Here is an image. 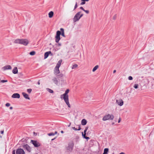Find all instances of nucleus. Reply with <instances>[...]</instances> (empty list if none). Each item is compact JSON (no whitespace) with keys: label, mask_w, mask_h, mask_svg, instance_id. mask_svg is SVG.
Instances as JSON below:
<instances>
[{"label":"nucleus","mask_w":154,"mask_h":154,"mask_svg":"<svg viewBox=\"0 0 154 154\" xmlns=\"http://www.w3.org/2000/svg\"><path fill=\"white\" fill-rule=\"evenodd\" d=\"M60 30L61 32V33L60 31H57V32L56 35L55 36V42L57 43H58L60 39V35L61 34L62 36L64 37H65L64 29L61 28L60 29Z\"/></svg>","instance_id":"nucleus-1"},{"label":"nucleus","mask_w":154,"mask_h":154,"mask_svg":"<svg viewBox=\"0 0 154 154\" xmlns=\"http://www.w3.org/2000/svg\"><path fill=\"white\" fill-rule=\"evenodd\" d=\"M14 43L16 44H20L25 46H26L29 43V41L27 39H17L14 41Z\"/></svg>","instance_id":"nucleus-2"},{"label":"nucleus","mask_w":154,"mask_h":154,"mask_svg":"<svg viewBox=\"0 0 154 154\" xmlns=\"http://www.w3.org/2000/svg\"><path fill=\"white\" fill-rule=\"evenodd\" d=\"M23 148L28 152H30L32 151V148L28 144L24 143L22 145Z\"/></svg>","instance_id":"nucleus-3"},{"label":"nucleus","mask_w":154,"mask_h":154,"mask_svg":"<svg viewBox=\"0 0 154 154\" xmlns=\"http://www.w3.org/2000/svg\"><path fill=\"white\" fill-rule=\"evenodd\" d=\"M74 146V143L72 142L69 143L68 146L66 147V149L67 152H71L73 149Z\"/></svg>","instance_id":"nucleus-4"},{"label":"nucleus","mask_w":154,"mask_h":154,"mask_svg":"<svg viewBox=\"0 0 154 154\" xmlns=\"http://www.w3.org/2000/svg\"><path fill=\"white\" fill-rule=\"evenodd\" d=\"M81 11L77 12L74 16L73 18V21L74 22L78 21L80 19V14L81 13Z\"/></svg>","instance_id":"nucleus-5"},{"label":"nucleus","mask_w":154,"mask_h":154,"mask_svg":"<svg viewBox=\"0 0 154 154\" xmlns=\"http://www.w3.org/2000/svg\"><path fill=\"white\" fill-rule=\"evenodd\" d=\"M114 116L113 115H110L109 114H108L105 116L103 117V121H106L109 119L112 120Z\"/></svg>","instance_id":"nucleus-6"},{"label":"nucleus","mask_w":154,"mask_h":154,"mask_svg":"<svg viewBox=\"0 0 154 154\" xmlns=\"http://www.w3.org/2000/svg\"><path fill=\"white\" fill-rule=\"evenodd\" d=\"M31 143H32L35 147H38L40 146V144L37 141L31 140Z\"/></svg>","instance_id":"nucleus-7"},{"label":"nucleus","mask_w":154,"mask_h":154,"mask_svg":"<svg viewBox=\"0 0 154 154\" xmlns=\"http://www.w3.org/2000/svg\"><path fill=\"white\" fill-rule=\"evenodd\" d=\"M16 154H25L24 150L22 148H18L16 151Z\"/></svg>","instance_id":"nucleus-8"},{"label":"nucleus","mask_w":154,"mask_h":154,"mask_svg":"<svg viewBox=\"0 0 154 154\" xmlns=\"http://www.w3.org/2000/svg\"><path fill=\"white\" fill-rule=\"evenodd\" d=\"M60 98L61 99L63 98L64 100V101H65L66 104L68 105V106L69 107H70V105L69 103V101L67 100L66 98L65 97V98H64V96H63V94L61 95Z\"/></svg>","instance_id":"nucleus-9"},{"label":"nucleus","mask_w":154,"mask_h":154,"mask_svg":"<svg viewBox=\"0 0 154 154\" xmlns=\"http://www.w3.org/2000/svg\"><path fill=\"white\" fill-rule=\"evenodd\" d=\"M2 69L3 70H5L8 69H11V67L10 65H8L3 67L2 68Z\"/></svg>","instance_id":"nucleus-10"},{"label":"nucleus","mask_w":154,"mask_h":154,"mask_svg":"<svg viewBox=\"0 0 154 154\" xmlns=\"http://www.w3.org/2000/svg\"><path fill=\"white\" fill-rule=\"evenodd\" d=\"M116 103L120 106H122L123 103V101L121 99L117 100H116Z\"/></svg>","instance_id":"nucleus-11"},{"label":"nucleus","mask_w":154,"mask_h":154,"mask_svg":"<svg viewBox=\"0 0 154 154\" xmlns=\"http://www.w3.org/2000/svg\"><path fill=\"white\" fill-rule=\"evenodd\" d=\"M11 97L13 98H19L20 95L18 93H14L12 95Z\"/></svg>","instance_id":"nucleus-12"},{"label":"nucleus","mask_w":154,"mask_h":154,"mask_svg":"<svg viewBox=\"0 0 154 154\" xmlns=\"http://www.w3.org/2000/svg\"><path fill=\"white\" fill-rule=\"evenodd\" d=\"M60 72L59 70V68L55 67L54 69V74L57 75L60 73Z\"/></svg>","instance_id":"nucleus-13"},{"label":"nucleus","mask_w":154,"mask_h":154,"mask_svg":"<svg viewBox=\"0 0 154 154\" xmlns=\"http://www.w3.org/2000/svg\"><path fill=\"white\" fill-rule=\"evenodd\" d=\"M22 94L25 98L27 99L30 100V98L28 94L24 92H23Z\"/></svg>","instance_id":"nucleus-14"},{"label":"nucleus","mask_w":154,"mask_h":154,"mask_svg":"<svg viewBox=\"0 0 154 154\" xmlns=\"http://www.w3.org/2000/svg\"><path fill=\"white\" fill-rule=\"evenodd\" d=\"M62 60H59L58 61L56 67L59 68L61 65V63L62 62Z\"/></svg>","instance_id":"nucleus-15"},{"label":"nucleus","mask_w":154,"mask_h":154,"mask_svg":"<svg viewBox=\"0 0 154 154\" xmlns=\"http://www.w3.org/2000/svg\"><path fill=\"white\" fill-rule=\"evenodd\" d=\"M51 52L50 51L46 52L45 53L44 55V58L46 59L47 58L50 54H51Z\"/></svg>","instance_id":"nucleus-16"},{"label":"nucleus","mask_w":154,"mask_h":154,"mask_svg":"<svg viewBox=\"0 0 154 154\" xmlns=\"http://www.w3.org/2000/svg\"><path fill=\"white\" fill-rule=\"evenodd\" d=\"M13 73L14 74H16L18 72V69L17 67H15L14 68L12 71Z\"/></svg>","instance_id":"nucleus-17"},{"label":"nucleus","mask_w":154,"mask_h":154,"mask_svg":"<svg viewBox=\"0 0 154 154\" xmlns=\"http://www.w3.org/2000/svg\"><path fill=\"white\" fill-rule=\"evenodd\" d=\"M109 149L108 148H105L104 149L103 153L102 154H108Z\"/></svg>","instance_id":"nucleus-18"},{"label":"nucleus","mask_w":154,"mask_h":154,"mask_svg":"<svg viewBox=\"0 0 154 154\" xmlns=\"http://www.w3.org/2000/svg\"><path fill=\"white\" fill-rule=\"evenodd\" d=\"M87 122L86 120L85 119H83L82 121L81 124L83 125H86Z\"/></svg>","instance_id":"nucleus-19"},{"label":"nucleus","mask_w":154,"mask_h":154,"mask_svg":"<svg viewBox=\"0 0 154 154\" xmlns=\"http://www.w3.org/2000/svg\"><path fill=\"white\" fill-rule=\"evenodd\" d=\"M56 85H57L58 83V82L57 78L56 77H54L52 79Z\"/></svg>","instance_id":"nucleus-20"},{"label":"nucleus","mask_w":154,"mask_h":154,"mask_svg":"<svg viewBox=\"0 0 154 154\" xmlns=\"http://www.w3.org/2000/svg\"><path fill=\"white\" fill-rule=\"evenodd\" d=\"M63 96H64V98H66L67 100L69 101V96L67 93H65L63 94Z\"/></svg>","instance_id":"nucleus-21"},{"label":"nucleus","mask_w":154,"mask_h":154,"mask_svg":"<svg viewBox=\"0 0 154 154\" xmlns=\"http://www.w3.org/2000/svg\"><path fill=\"white\" fill-rule=\"evenodd\" d=\"M53 15L54 12L52 11H50L48 14L49 17L50 18H51L53 17Z\"/></svg>","instance_id":"nucleus-22"},{"label":"nucleus","mask_w":154,"mask_h":154,"mask_svg":"<svg viewBox=\"0 0 154 154\" xmlns=\"http://www.w3.org/2000/svg\"><path fill=\"white\" fill-rule=\"evenodd\" d=\"M82 135L83 138L86 139H89V137L86 136V134L84 133L83 134V132L82 133Z\"/></svg>","instance_id":"nucleus-23"},{"label":"nucleus","mask_w":154,"mask_h":154,"mask_svg":"<svg viewBox=\"0 0 154 154\" xmlns=\"http://www.w3.org/2000/svg\"><path fill=\"white\" fill-rule=\"evenodd\" d=\"M99 68V66L97 65L93 69L92 71L94 72L98 68Z\"/></svg>","instance_id":"nucleus-24"},{"label":"nucleus","mask_w":154,"mask_h":154,"mask_svg":"<svg viewBox=\"0 0 154 154\" xmlns=\"http://www.w3.org/2000/svg\"><path fill=\"white\" fill-rule=\"evenodd\" d=\"M72 129H73L75 131H77V130L79 131L81 129L80 126L79 125V128L78 129H77L76 128H75L74 127H72Z\"/></svg>","instance_id":"nucleus-25"},{"label":"nucleus","mask_w":154,"mask_h":154,"mask_svg":"<svg viewBox=\"0 0 154 154\" xmlns=\"http://www.w3.org/2000/svg\"><path fill=\"white\" fill-rule=\"evenodd\" d=\"M46 90L48 92L51 93H53L54 92L50 88H47Z\"/></svg>","instance_id":"nucleus-26"},{"label":"nucleus","mask_w":154,"mask_h":154,"mask_svg":"<svg viewBox=\"0 0 154 154\" xmlns=\"http://www.w3.org/2000/svg\"><path fill=\"white\" fill-rule=\"evenodd\" d=\"M77 66H78V65L77 64H74L72 66V69H75V68H76L77 67Z\"/></svg>","instance_id":"nucleus-27"},{"label":"nucleus","mask_w":154,"mask_h":154,"mask_svg":"<svg viewBox=\"0 0 154 154\" xmlns=\"http://www.w3.org/2000/svg\"><path fill=\"white\" fill-rule=\"evenodd\" d=\"M29 54L31 55H34L35 54V52L32 51L30 52Z\"/></svg>","instance_id":"nucleus-28"},{"label":"nucleus","mask_w":154,"mask_h":154,"mask_svg":"<svg viewBox=\"0 0 154 154\" xmlns=\"http://www.w3.org/2000/svg\"><path fill=\"white\" fill-rule=\"evenodd\" d=\"M27 92L29 93L30 94L31 92H32V89H30V88L28 89H27Z\"/></svg>","instance_id":"nucleus-29"},{"label":"nucleus","mask_w":154,"mask_h":154,"mask_svg":"<svg viewBox=\"0 0 154 154\" xmlns=\"http://www.w3.org/2000/svg\"><path fill=\"white\" fill-rule=\"evenodd\" d=\"M138 85L137 84H136L134 85V87L135 88L137 89L138 88Z\"/></svg>","instance_id":"nucleus-30"},{"label":"nucleus","mask_w":154,"mask_h":154,"mask_svg":"<svg viewBox=\"0 0 154 154\" xmlns=\"http://www.w3.org/2000/svg\"><path fill=\"white\" fill-rule=\"evenodd\" d=\"M88 128V127H86L85 128V130L84 131V133L86 134V132Z\"/></svg>","instance_id":"nucleus-31"},{"label":"nucleus","mask_w":154,"mask_h":154,"mask_svg":"<svg viewBox=\"0 0 154 154\" xmlns=\"http://www.w3.org/2000/svg\"><path fill=\"white\" fill-rule=\"evenodd\" d=\"M48 135L49 136H53L54 135V134L53 133H51L48 134Z\"/></svg>","instance_id":"nucleus-32"},{"label":"nucleus","mask_w":154,"mask_h":154,"mask_svg":"<svg viewBox=\"0 0 154 154\" xmlns=\"http://www.w3.org/2000/svg\"><path fill=\"white\" fill-rule=\"evenodd\" d=\"M117 17V15L116 14L115 15L112 17L113 20H115L116 19Z\"/></svg>","instance_id":"nucleus-33"},{"label":"nucleus","mask_w":154,"mask_h":154,"mask_svg":"<svg viewBox=\"0 0 154 154\" xmlns=\"http://www.w3.org/2000/svg\"><path fill=\"white\" fill-rule=\"evenodd\" d=\"M81 1L82 2L81 3V5H84V4H85V1H82V0Z\"/></svg>","instance_id":"nucleus-34"},{"label":"nucleus","mask_w":154,"mask_h":154,"mask_svg":"<svg viewBox=\"0 0 154 154\" xmlns=\"http://www.w3.org/2000/svg\"><path fill=\"white\" fill-rule=\"evenodd\" d=\"M77 7V3L76 2L75 3V6L73 10H74L75 9H76Z\"/></svg>","instance_id":"nucleus-35"},{"label":"nucleus","mask_w":154,"mask_h":154,"mask_svg":"<svg viewBox=\"0 0 154 154\" xmlns=\"http://www.w3.org/2000/svg\"><path fill=\"white\" fill-rule=\"evenodd\" d=\"M7 82L8 81L7 80H2L1 81V82L2 83L5 82Z\"/></svg>","instance_id":"nucleus-36"},{"label":"nucleus","mask_w":154,"mask_h":154,"mask_svg":"<svg viewBox=\"0 0 154 154\" xmlns=\"http://www.w3.org/2000/svg\"><path fill=\"white\" fill-rule=\"evenodd\" d=\"M10 104L9 103H7L6 104L5 106L7 107H8L10 106Z\"/></svg>","instance_id":"nucleus-37"},{"label":"nucleus","mask_w":154,"mask_h":154,"mask_svg":"<svg viewBox=\"0 0 154 154\" xmlns=\"http://www.w3.org/2000/svg\"><path fill=\"white\" fill-rule=\"evenodd\" d=\"M128 79L129 80H132L133 79V78L131 76H129L128 77Z\"/></svg>","instance_id":"nucleus-38"},{"label":"nucleus","mask_w":154,"mask_h":154,"mask_svg":"<svg viewBox=\"0 0 154 154\" xmlns=\"http://www.w3.org/2000/svg\"><path fill=\"white\" fill-rule=\"evenodd\" d=\"M84 11L87 14H88L89 13V11L88 10H85Z\"/></svg>","instance_id":"nucleus-39"},{"label":"nucleus","mask_w":154,"mask_h":154,"mask_svg":"<svg viewBox=\"0 0 154 154\" xmlns=\"http://www.w3.org/2000/svg\"><path fill=\"white\" fill-rule=\"evenodd\" d=\"M69 92V89H67L65 93L68 94V93Z\"/></svg>","instance_id":"nucleus-40"},{"label":"nucleus","mask_w":154,"mask_h":154,"mask_svg":"<svg viewBox=\"0 0 154 154\" xmlns=\"http://www.w3.org/2000/svg\"><path fill=\"white\" fill-rule=\"evenodd\" d=\"M80 8L81 9V10H83V11H84V10H85V9H84V8H83V7H80Z\"/></svg>","instance_id":"nucleus-41"},{"label":"nucleus","mask_w":154,"mask_h":154,"mask_svg":"<svg viewBox=\"0 0 154 154\" xmlns=\"http://www.w3.org/2000/svg\"><path fill=\"white\" fill-rule=\"evenodd\" d=\"M83 14H80V18H81V17H82L83 16Z\"/></svg>","instance_id":"nucleus-42"},{"label":"nucleus","mask_w":154,"mask_h":154,"mask_svg":"<svg viewBox=\"0 0 154 154\" xmlns=\"http://www.w3.org/2000/svg\"><path fill=\"white\" fill-rule=\"evenodd\" d=\"M12 154H15V150H14L12 151Z\"/></svg>","instance_id":"nucleus-43"},{"label":"nucleus","mask_w":154,"mask_h":154,"mask_svg":"<svg viewBox=\"0 0 154 154\" xmlns=\"http://www.w3.org/2000/svg\"><path fill=\"white\" fill-rule=\"evenodd\" d=\"M61 45V44L60 43H58L57 44V46H60Z\"/></svg>","instance_id":"nucleus-44"},{"label":"nucleus","mask_w":154,"mask_h":154,"mask_svg":"<svg viewBox=\"0 0 154 154\" xmlns=\"http://www.w3.org/2000/svg\"><path fill=\"white\" fill-rule=\"evenodd\" d=\"M1 132V134H3V133H4V131H3H3H1V132Z\"/></svg>","instance_id":"nucleus-45"},{"label":"nucleus","mask_w":154,"mask_h":154,"mask_svg":"<svg viewBox=\"0 0 154 154\" xmlns=\"http://www.w3.org/2000/svg\"><path fill=\"white\" fill-rule=\"evenodd\" d=\"M121 118H119V120H118V123H119L121 121Z\"/></svg>","instance_id":"nucleus-46"},{"label":"nucleus","mask_w":154,"mask_h":154,"mask_svg":"<svg viewBox=\"0 0 154 154\" xmlns=\"http://www.w3.org/2000/svg\"><path fill=\"white\" fill-rule=\"evenodd\" d=\"M60 77H62L63 76V75L62 74H60Z\"/></svg>","instance_id":"nucleus-47"},{"label":"nucleus","mask_w":154,"mask_h":154,"mask_svg":"<svg viewBox=\"0 0 154 154\" xmlns=\"http://www.w3.org/2000/svg\"><path fill=\"white\" fill-rule=\"evenodd\" d=\"M116 72V70H114L113 71V73H115Z\"/></svg>","instance_id":"nucleus-48"},{"label":"nucleus","mask_w":154,"mask_h":154,"mask_svg":"<svg viewBox=\"0 0 154 154\" xmlns=\"http://www.w3.org/2000/svg\"><path fill=\"white\" fill-rule=\"evenodd\" d=\"M10 109H13V107L11 106L10 107Z\"/></svg>","instance_id":"nucleus-49"},{"label":"nucleus","mask_w":154,"mask_h":154,"mask_svg":"<svg viewBox=\"0 0 154 154\" xmlns=\"http://www.w3.org/2000/svg\"><path fill=\"white\" fill-rule=\"evenodd\" d=\"M89 0H82V1H86V2H88L89 1Z\"/></svg>","instance_id":"nucleus-50"},{"label":"nucleus","mask_w":154,"mask_h":154,"mask_svg":"<svg viewBox=\"0 0 154 154\" xmlns=\"http://www.w3.org/2000/svg\"><path fill=\"white\" fill-rule=\"evenodd\" d=\"M57 133V131H55V133H54V135H55V134H56Z\"/></svg>","instance_id":"nucleus-51"},{"label":"nucleus","mask_w":154,"mask_h":154,"mask_svg":"<svg viewBox=\"0 0 154 154\" xmlns=\"http://www.w3.org/2000/svg\"><path fill=\"white\" fill-rule=\"evenodd\" d=\"M119 154H125V153L123 152H122L120 153Z\"/></svg>","instance_id":"nucleus-52"},{"label":"nucleus","mask_w":154,"mask_h":154,"mask_svg":"<svg viewBox=\"0 0 154 154\" xmlns=\"http://www.w3.org/2000/svg\"><path fill=\"white\" fill-rule=\"evenodd\" d=\"M61 133H64V132H63V131H61Z\"/></svg>","instance_id":"nucleus-53"},{"label":"nucleus","mask_w":154,"mask_h":154,"mask_svg":"<svg viewBox=\"0 0 154 154\" xmlns=\"http://www.w3.org/2000/svg\"><path fill=\"white\" fill-rule=\"evenodd\" d=\"M40 82H39V81H38V85H40Z\"/></svg>","instance_id":"nucleus-54"},{"label":"nucleus","mask_w":154,"mask_h":154,"mask_svg":"<svg viewBox=\"0 0 154 154\" xmlns=\"http://www.w3.org/2000/svg\"><path fill=\"white\" fill-rule=\"evenodd\" d=\"M71 123L68 126L69 127Z\"/></svg>","instance_id":"nucleus-55"},{"label":"nucleus","mask_w":154,"mask_h":154,"mask_svg":"<svg viewBox=\"0 0 154 154\" xmlns=\"http://www.w3.org/2000/svg\"><path fill=\"white\" fill-rule=\"evenodd\" d=\"M114 124V123H112V124Z\"/></svg>","instance_id":"nucleus-56"},{"label":"nucleus","mask_w":154,"mask_h":154,"mask_svg":"<svg viewBox=\"0 0 154 154\" xmlns=\"http://www.w3.org/2000/svg\"><path fill=\"white\" fill-rule=\"evenodd\" d=\"M0 137L1 138L2 137V136H0Z\"/></svg>","instance_id":"nucleus-57"}]
</instances>
